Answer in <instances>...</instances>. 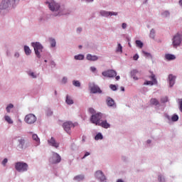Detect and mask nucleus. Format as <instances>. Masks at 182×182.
I'll use <instances>...</instances> for the list:
<instances>
[{
    "label": "nucleus",
    "instance_id": "nucleus-42",
    "mask_svg": "<svg viewBox=\"0 0 182 182\" xmlns=\"http://www.w3.org/2000/svg\"><path fill=\"white\" fill-rule=\"evenodd\" d=\"M158 181H159V182H163V181H164V179H163V176H159V177H158Z\"/></svg>",
    "mask_w": 182,
    "mask_h": 182
},
{
    "label": "nucleus",
    "instance_id": "nucleus-13",
    "mask_svg": "<svg viewBox=\"0 0 182 182\" xmlns=\"http://www.w3.org/2000/svg\"><path fill=\"white\" fill-rule=\"evenodd\" d=\"M96 178H99L101 181H105L106 180V176L103 174L102 171H97L95 173Z\"/></svg>",
    "mask_w": 182,
    "mask_h": 182
},
{
    "label": "nucleus",
    "instance_id": "nucleus-2",
    "mask_svg": "<svg viewBox=\"0 0 182 182\" xmlns=\"http://www.w3.org/2000/svg\"><path fill=\"white\" fill-rule=\"evenodd\" d=\"M15 2H19V0H3L0 4V11L9 8V6H11L12 4H15Z\"/></svg>",
    "mask_w": 182,
    "mask_h": 182
},
{
    "label": "nucleus",
    "instance_id": "nucleus-27",
    "mask_svg": "<svg viewBox=\"0 0 182 182\" xmlns=\"http://www.w3.org/2000/svg\"><path fill=\"white\" fill-rule=\"evenodd\" d=\"M116 52H118L119 53H123V47L122 46V44L118 43Z\"/></svg>",
    "mask_w": 182,
    "mask_h": 182
},
{
    "label": "nucleus",
    "instance_id": "nucleus-21",
    "mask_svg": "<svg viewBox=\"0 0 182 182\" xmlns=\"http://www.w3.org/2000/svg\"><path fill=\"white\" fill-rule=\"evenodd\" d=\"M107 106H109L110 107L114 106V100H113V99H112L111 97H108L107 99Z\"/></svg>",
    "mask_w": 182,
    "mask_h": 182
},
{
    "label": "nucleus",
    "instance_id": "nucleus-47",
    "mask_svg": "<svg viewBox=\"0 0 182 182\" xmlns=\"http://www.w3.org/2000/svg\"><path fill=\"white\" fill-rule=\"evenodd\" d=\"M68 82V78L66 77H63L62 80V83L65 84Z\"/></svg>",
    "mask_w": 182,
    "mask_h": 182
},
{
    "label": "nucleus",
    "instance_id": "nucleus-54",
    "mask_svg": "<svg viewBox=\"0 0 182 182\" xmlns=\"http://www.w3.org/2000/svg\"><path fill=\"white\" fill-rule=\"evenodd\" d=\"M77 31H78L79 33H80V32H82V28H78L77 29Z\"/></svg>",
    "mask_w": 182,
    "mask_h": 182
},
{
    "label": "nucleus",
    "instance_id": "nucleus-52",
    "mask_svg": "<svg viewBox=\"0 0 182 182\" xmlns=\"http://www.w3.org/2000/svg\"><path fill=\"white\" fill-rule=\"evenodd\" d=\"M52 113V111L48 112V113H47V116H51Z\"/></svg>",
    "mask_w": 182,
    "mask_h": 182
},
{
    "label": "nucleus",
    "instance_id": "nucleus-38",
    "mask_svg": "<svg viewBox=\"0 0 182 182\" xmlns=\"http://www.w3.org/2000/svg\"><path fill=\"white\" fill-rule=\"evenodd\" d=\"M154 33H155L154 29L151 30L149 36L150 38H152V39H154Z\"/></svg>",
    "mask_w": 182,
    "mask_h": 182
},
{
    "label": "nucleus",
    "instance_id": "nucleus-20",
    "mask_svg": "<svg viewBox=\"0 0 182 182\" xmlns=\"http://www.w3.org/2000/svg\"><path fill=\"white\" fill-rule=\"evenodd\" d=\"M165 59L166 60H174L176 59V55L173 54H166Z\"/></svg>",
    "mask_w": 182,
    "mask_h": 182
},
{
    "label": "nucleus",
    "instance_id": "nucleus-34",
    "mask_svg": "<svg viewBox=\"0 0 182 182\" xmlns=\"http://www.w3.org/2000/svg\"><path fill=\"white\" fill-rule=\"evenodd\" d=\"M103 139V135H102L100 133H98L95 137V140H102Z\"/></svg>",
    "mask_w": 182,
    "mask_h": 182
},
{
    "label": "nucleus",
    "instance_id": "nucleus-12",
    "mask_svg": "<svg viewBox=\"0 0 182 182\" xmlns=\"http://www.w3.org/2000/svg\"><path fill=\"white\" fill-rule=\"evenodd\" d=\"M48 143L50 146H52L55 149H58V147H59V143L57 142L55 138H53V136L50 138V139L48 140Z\"/></svg>",
    "mask_w": 182,
    "mask_h": 182
},
{
    "label": "nucleus",
    "instance_id": "nucleus-11",
    "mask_svg": "<svg viewBox=\"0 0 182 182\" xmlns=\"http://www.w3.org/2000/svg\"><path fill=\"white\" fill-rule=\"evenodd\" d=\"M101 16H105L107 18V16H116L117 15V12H114V11H101L100 12Z\"/></svg>",
    "mask_w": 182,
    "mask_h": 182
},
{
    "label": "nucleus",
    "instance_id": "nucleus-16",
    "mask_svg": "<svg viewBox=\"0 0 182 182\" xmlns=\"http://www.w3.org/2000/svg\"><path fill=\"white\" fill-rule=\"evenodd\" d=\"M91 93H102V90L97 85H93L90 88Z\"/></svg>",
    "mask_w": 182,
    "mask_h": 182
},
{
    "label": "nucleus",
    "instance_id": "nucleus-17",
    "mask_svg": "<svg viewBox=\"0 0 182 182\" xmlns=\"http://www.w3.org/2000/svg\"><path fill=\"white\" fill-rule=\"evenodd\" d=\"M168 80H169L170 87H173V86H174V83L176 82V76L173 75L172 74H170L168 75Z\"/></svg>",
    "mask_w": 182,
    "mask_h": 182
},
{
    "label": "nucleus",
    "instance_id": "nucleus-35",
    "mask_svg": "<svg viewBox=\"0 0 182 182\" xmlns=\"http://www.w3.org/2000/svg\"><path fill=\"white\" fill-rule=\"evenodd\" d=\"M11 109H14V105L10 104L6 107L7 113H11Z\"/></svg>",
    "mask_w": 182,
    "mask_h": 182
},
{
    "label": "nucleus",
    "instance_id": "nucleus-8",
    "mask_svg": "<svg viewBox=\"0 0 182 182\" xmlns=\"http://www.w3.org/2000/svg\"><path fill=\"white\" fill-rule=\"evenodd\" d=\"M46 4H48L49 9H50L53 12L59 10L60 6L58 3H55V1H46Z\"/></svg>",
    "mask_w": 182,
    "mask_h": 182
},
{
    "label": "nucleus",
    "instance_id": "nucleus-63",
    "mask_svg": "<svg viewBox=\"0 0 182 182\" xmlns=\"http://www.w3.org/2000/svg\"><path fill=\"white\" fill-rule=\"evenodd\" d=\"M55 95H57V92L56 91H55Z\"/></svg>",
    "mask_w": 182,
    "mask_h": 182
},
{
    "label": "nucleus",
    "instance_id": "nucleus-48",
    "mask_svg": "<svg viewBox=\"0 0 182 182\" xmlns=\"http://www.w3.org/2000/svg\"><path fill=\"white\" fill-rule=\"evenodd\" d=\"M122 29H126L127 28V24L126 23H122Z\"/></svg>",
    "mask_w": 182,
    "mask_h": 182
},
{
    "label": "nucleus",
    "instance_id": "nucleus-23",
    "mask_svg": "<svg viewBox=\"0 0 182 182\" xmlns=\"http://www.w3.org/2000/svg\"><path fill=\"white\" fill-rule=\"evenodd\" d=\"M24 52L26 55H27V56H28L29 55H31V53H32V50H31V48H29V46H24Z\"/></svg>",
    "mask_w": 182,
    "mask_h": 182
},
{
    "label": "nucleus",
    "instance_id": "nucleus-28",
    "mask_svg": "<svg viewBox=\"0 0 182 182\" xmlns=\"http://www.w3.org/2000/svg\"><path fill=\"white\" fill-rule=\"evenodd\" d=\"M75 60H83L85 59V55L80 54L75 56Z\"/></svg>",
    "mask_w": 182,
    "mask_h": 182
},
{
    "label": "nucleus",
    "instance_id": "nucleus-32",
    "mask_svg": "<svg viewBox=\"0 0 182 182\" xmlns=\"http://www.w3.org/2000/svg\"><path fill=\"white\" fill-rule=\"evenodd\" d=\"M18 142H19V146H21V149H23V146H25V139H20L18 140Z\"/></svg>",
    "mask_w": 182,
    "mask_h": 182
},
{
    "label": "nucleus",
    "instance_id": "nucleus-43",
    "mask_svg": "<svg viewBox=\"0 0 182 182\" xmlns=\"http://www.w3.org/2000/svg\"><path fill=\"white\" fill-rule=\"evenodd\" d=\"M161 101L162 102V103H166V102H167V97L161 99Z\"/></svg>",
    "mask_w": 182,
    "mask_h": 182
},
{
    "label": "nucleus",
    "instance_id": "nucleus-46",
    "mask_svg": "<svg viewBox=\"0 0 182 182\" xmlns=\"http://www.w3.org/2000/svg\"><path fill=\"white\" fill-rule=\"evenodd\" d=\"M89 112L90 113H91L92 114H95V109L93 108H90L89 109Z\"/></svg>",
    "mask_w": 182,
    "mask_h": 182
},
{
    "label": "nucleus",
    "instance_id": "nucleus-62",
    "mask_svg": "<svg viewBox=\"0 0 182 182\" xmlns=\"http://www.w3.org/2000/svg\"><path fill=\"white\" fill-rule=\"evenodd\" d=\"M79 48H80V49H82V46H79Z\"/></svg>",
    "mask_w": 182,
    "mask_h": 182
},
{
    "label": "nucleus",
    "instance_id": "nucleus-41",
    "mask_svg": "<svg viewBox=\"0 0 182 182\" xmlns=\"http://www.w3.org/2000/svg\"><path fill=\"white\" fill-rule=\"evenodd\" d=\"M29 76H31L33 79L36 78V75H35V73H29Z\"/></svg>",
    "mask_w": 182,
    "mask_h": 182
},
{
    "label": "nucleus",
    "instance_id": "nucleus-39",
    "mask_svg": "<svg viewBox=\"0 0 182 182\" xmlns=\"http://www.w3.org/2000/svg\"><path fill=\"white\" fill-rule=\"evenodd\" d=\"M162 16L164 17V18H167V16H170V13L168 11H164L163 14H162Z\"/></svg>",
    "mask_w": 182,
    "mask_h": 182
},
{
    "label": "nucleus",
    "instance_id": "nucleus-45",
    "mask_svg": "<svg viewBox=\"0 0 182 182\" xmlns=\"http://www.w3.org/2000/svg\"><path fill=\"white\" fill-rule=\"evenodd\" d=\"M133 59H134V60H137V59H139V55L135 54V55L133 56Z\"/></svg>",
    "mask_w": 182,
    "mask_h": 182
},
{
    "label": "nucleus",
    "instance_id": "nucleus-33",
    "mask_svg": "<svg viewBox=\"0 0 182 182\" xmlns=\"http://www.w3.org/2000/svg\"><path fill=\"white\" fill-rule=\"evenodd\" d=\"M50 43L52 48H55V46H56V41H55L53 38H50Z\"/></svg>",
    "mask_w": 182,
    "mask_h": 182
},
{
    "label": "nucleus",
    "instance_id": "nucleus-6",
    "mask_svg": "<svg viewBox=\"0 0 182 182\" xmlns=\"http://www.w3.org/2000/svg\"><path fill=\"white\" fill-rule=\"evenodd\" d=\"M63 127L65 132H66V133H68V134H70V129H72L73 127H75V124H73L70 121L65 122L63 124Z\"/></svg>",
    "mask_w": 182,
    "mask_h": 182
},
{
    "label": "nucleus",
    "instance_id": "nucleus-51",
    "mask_svg": "<svg viewBox=\"0 0 182 182\" xmlns=\"http://www.w3.org/2000/svg\"><path fill=\"white\" fill-rule=\"evenodd\" d=\"M180 110H181V112H182V100L180 102Z\"/></svg>",
    "mask_w": 182,
    "mask_h": 182
},
{
    "label": "nucleus",
    "instance_id": "nucleus-36",
    "mask_svg": "<svg viewBox=\"0 0 182 182\" xmlns=\"http://www.w3.org/2000/svg\"><path fill=\"white\" fill-rule=\"evenodd\" d=\"M172 122H177L178 120V115L177 114H173L171 117Z\"/></svg>",
    "mask_w": 182,
    "mask_h": 182
},
{
    "label": "nucleus",
    "instance_id": "nucleus-30",
    "mask_svg": "<svg viewBox=\"0 0 182 182\" xmlns=\"http://www.w3.org/2000/svg\"><path fill=\"white\" fill-rule=\"evenodd\" d=\"M136 45L138 48H140V49H141V48H143V43L140 40L136 41Z\"/></svg>",
    "mask_w": 182,
    "mask_h": 182
},
{
    "label": "nucleus",
    "instance_id": "nucleus-37",
    "mask_svg": "<svg viewBox=\"0 0 182 182\" xmlns=\"http://www.w3.org/2000/svg\"><path fill=\"white\" fill-rule=\"evenodd\" d=\"M109 87L111 90H113V91L117 90V87L115 85H110Z\"/></svg>",
    "mask_w": 182,
    "mask_h": 182
},
{
    "label": "nucleus",
    "instance_id": "nucleus-58",
    "mask_svg": "<svg viewBox=\"0 0 182 182\" xmlns=\"http://www.w3.org/2000/svg\"><path fill=\"white\" fill-rule=\"evenodd\" d=\"M121 90H122V92H124V87H121Z\"/></svg>",
    "mask_w": 182,
    "mask_h": 182
},
{
    "label": "nucleus",
    "instance_id": "nucleus-4",
    "mask_svg": "<svg viewBox=\"0 0 182 182\" xmlns=\"http://www.w3.org/2000/svg\"><path fill=\"white\" fill-rule=\"evenodd\" d=\"M181 35H180L179 33H176L172 39V45L173 48H177V46H180V45L181 44Z\"/></svg>",
    "mask_w": 182,
    "mask_h": 182
},
{
    "label": "nucleus",
    "instance_id": "nucleus-25",
    "mask_svg": "<svg viewBox=\"0 0 182 182\" xmlns=\"http://www.w3.org/2000/svg\"><path fill=\"white\" fill-rule=\"evenodd\" d=\"M150 103L151 105H154V106H157L159 105V100H157V99L156 98L151 99Z\"/></svg>",
    "mask_w": 182,
    "mask_h": 182
},
{
    "label": "nucleus",
    "instance_id": "nucleus-50",
    "mask_svg": "<svg viewBox=\"0 0 182 182\" xmlns=\"http://www.w3.org/2000/svg\"><path fill=\"white\" fill-rule=\"evenodd\" d=\"M90 70H91L92 72H96V68H95V67H91V68H90Z\"/></svg>",
    "mask_w": 182,
    "mask_h": 182
},
{
    "label": "nucleus",
    "instance_id": "nucleus-57",
    "mask_svg": "<svg viewBox=\"0 0 182 182\" xmlns=\"http://www.w3.org/2000/svg\"><path fill=\"white\" fill-rule=\"evenodd\" d=\"M117 182H124L122 179H118Z\"/></svg>",
    "mask_w": 182,
    "mask_h": 182
},
{
    "label": "nucleus",
    "instance_id": "nucleus-44",
    "mask_svg": "<svg viewBox=\"0 0 182 182\" xmlns=\"http://www.w3.org/2000/svg\"><path fill=\"white\" fill-rule=\"evenodd\" d=\"M8 163V159H4L2 161L3 166H5Z\"/></svg>",
    "mask_w": 182,
    "mask_h": 182
},
{
    "label": "nucleus",
    "instance_id": "nucleus-10",
    "mask_svg": "<svg viewBox=\"0 0 182 182\" xmlns=\"http://www.w3.org/2000/svg\"><path fill=\"white\" fill-rule=\"evenodd\" d=\"M117 75V73L114 70H108L102 72V76H105V77H114Z\"/></svg>",
    "mask_w": 182,
    "mask_h": 182
},
{
    "label": "nucleus",
    "instance_id": "nucleus-15",
    "mask_svg": "<svg viewBox=\"0 0 182 182\" xmlns=\"http://www.w3.org/2000/svg\"><path fill=\"white\" fill-rule=\"evenodd\" d=\"M151 80L152 81H146L144 83V85H151V86H153L154 83L157 82V80H156V75H154V74L151 75Z\"/></svg>",
    "mask_w": 182,
    "mask_h": 182
},
{
    "label": "nucleus",
    "instance_id": "nucleus-31",
    "mask_svg": "<svg viewBox=\"0 0 182 182\" xmlns=\"http://www.w3.org/2000/svg\"><path fill=\"white\" fill-rule=\"evenodd\" d=\"M73 86H75L76 87H80V82H79V80H73Z\"/></svg>",
    "mask_w": 182,
    "mask_h": 182
},
{
    "label": "nucleus",
    "instance_id": "nucleus-18",
    "mask_svg": "<svg viewBox=\"0 0 182 182\" xmlns=\"http://www.w3.org/2000/svg\"><path fill=\"white\" fill-rule=\"evenodd\" d=\"M98 126H100L101 127H103L104 129H109L110 127V124H109L107 120H104V121L101 120V122L98 124Z\"/></svg>",
    "mask_w": 182,
    "mask_h": 182
},
{
    "label": "nucleus",
    "instance_id": "nucleus-29",
    "mask_svg": "<svg viewBox=\"0 0 182 182\" xmlns=\"http://www.w3.org/2000/svg\"><path fill=\"white\" fill-rule=\"evenodd\" d=\"M85 178V176L82 175H78L74 178V180H76L77 181H82Z\"/></svg>",
    "mask_w": 182,
    "mask_h": 182
},
{
    "label": "nucleus",
    "instance_id": "nucleus-9",
    "mask_svg": "<svg viewBox=\"0 0 182 182\" xmlns=\"http://www.w3.org/2000/svg\"><path fill=\"white\" fill-rule=\"evenodd\" d=\"M61 161L62 158L60 157V155L58 153L53 152V157L50 160L52 164H58V163H60Z\"/></svg>",
    "mask_w": 182,
    "mask_h": 182
},
{
    "label": "nucleus",
    "instance_id": "nucleus-49",
    "mask_svg": "<svg viewBox=\"0 0 182 182\" xmlns=\"http://www.w3.org/2000/svg\"><path fill=\"white\" fill-rule=\"evenodd\" d=\"M87 156H90V153L86 152L82 159H85V157H87Z\"/></svg>",
    "mask_w": 182,
    "mask_h": 182
},
{
    "label": "nucleus",
    "instance_id": "nucleus-5",
    "mask_svg": "<svg viewBox=\"0 0 182 182\" xmlns=\"http://www.w3.org/2000/svg\"><path fill=\"white\" fill-rule=\"evenodd\" d=\"M17 171H28V164L23 162H17L15 165Z\"/></svg>",
    "mask_w": 182,
    "mask_h": 182
},
{
    "label": "nucleus",
    "instance_id": "nucleus-59",
    "mask_svg": "<svg viewBox=\"0 0 182 182\" xmlns=\"http://www.w3.org/2000/svg\"><path fill=\"white\" fill-rule=\"evenodd\" d=\"M179 5H181L182 6V0L179 1Z\"/></svg>",
    "mask_w": 182,
    "mask_h": 182
},
{
    "label": "nucleus",
    "instance_id": "nucleus-56",
    "mask_svg": "<svg viewBox=\"0 0 182 182\" xmlns=\"http://www.w3.org/2000/svg\"><path fill=\"white\" fill-rule=\"evenodd\" d=\"M119 79H120V76L118 75L116 77V80H119Z\"/></svg>",
    "mask_w": 182,
    "mask_h": 182
},
{
    "label": "nucleus",
    "instance_id": "nucleus-40",
    "mask_svg": "<svg viewBox=\"0 0 182 182\" xmlns=\"http://www.w3.org/2000/svg\"><path fill=\"white\" fill-rule=\"evenodd\" d=\"M142 53H144V56H147V58H151V54L149 53L146 51H142Z\"/></svg>",
    "mask_w": 182,
    "mask_h": 182
},
{
    "label": "nucleus",
    "instance_id": "nucleus-22",
    "mask_svg": "<svg viewBox=\"0 0 182 182\" xmlns=\"http://www.w3.org/2000/svg\"><path fill=\"white\" fill-rule=\"evenodd\" d=\"M32 139L33 140H34V141H36L37 146L39 145V144L41 143V140L39 139V137H38L37 134H33Z\"/></svg>",
    "mask_w": 182,
    "mask_h": 182
},
{
    "label": "nucleus",
    "instance_id": "nucleus-24",
    "mask_svg": "<svg viewBox=\"0 0 182 182\" xmlns=\"http://www.w3.org/2000/svg\"><path fill=\"white\" fill-rule=\"evenodd\" d=\"M65 102L67 105H73V100L69 95H67Z\"/></svg>",
    "mask_w": 182,
    "mask_h": 182
},
{
    "label": "nucleus",
    "instance_id": "nucleus-60",
    "mask_svg": "<svg viewBox=\"0 0 182 182\" xmlns=\"http://www.w3.org/2000/svg\"><path fill=\"white\" fill-rule=\"evenodd\" d=\"M87 2H93V0H87Z\"/></svg>",
    "mask_w": 182,
    "mask_h": 182
},
{
    "label": "nucleus",
    "instance_id": "nucleus-26",
    "mask_svg": "<svg viewBox=\"0 0 182 182\" xmlns=\"http://www.w3.org/2000/svg\"><path fill=\"white\" fill-rule=\"evenodd\" d=\"M4 119L6 120V122H7V123H9V124H12L14 123V121H12V119H11V117L6 115L4 117Z\"/></svg>",
    "mask_w": 182,
    "mask_h": 182
},
{
    "label": "nucleus",
    "instance_id": "nucleus-64",
    "mask_svg": "<svg viewBox=\"0 0 182 182\" xmlns=\"http://www.w3.org/2000/svg\"><path fill=\"white\" fill-rule=\"evenodd\" d=\"M45 62H48V60H45Z\"/></svg>",
    "mask_w": 182,
    "mask_h": 182
},
{
    "label": "nucleus",
    "instance_id": "nucleus-55",
    "mask_svg": "<svg viewBox=\"0 0 182 182\" xmlns=\"http://www.w3.org/2000/svg\"><path fill=\"white\" fill-rule=\"evenodd\" d=\"M86 139V137L85 136H82V141L83 142V143H85V139Z\"/></svg>",
    "mask_w": 182,
    "mask_h": 182
},
{
    "label": "nucleus",
    "instance_id": "nucleus-61",
    "mask_svg": "<svg viewBox=\"0 0 182 182\" xmlns=\"http://www.w3.org/2000/svg\"><path fill=\"white\" fill-rule=\"evenodd\" d=\"M147 143H148L149 144H150V143H151V141L148 140V141H147Z\"/></svg>",
    "mask_w": 182,
    "mask_h": 182
},
{
    "label": "nucleus",
    "instance_id": "nucleus-1",
    "mask_svg": "<svg viewBox=\"0 0 182 182\" xmlns=\"http://www.w3.org/2000/svg\"><path fill=\"white\" fill-rule=\"evenodd\" d=\"M103 114L101 112H97L91 116L90 122L95 126H99V124L102 122V117Z\"/></svg>",
    "mask_w": 182,
    "mask_h": 182
},
{
    "label": "nucleus",
    "instance_id": "nucleus-14",
    "mask_svg": "<svg viewBox=\"0 0 182 182\" xmlns=\"http://www.w3.org/2000/svg\"><path fill=\"white\" fill-rule=\"evenodd\" d=\"M131 76L134 80H139V77L137 76H140V72L137 70H133L131 71Z\"/></svg>",
    "mask_w": 182,
    "mask_h": 182
},
{
    "label": "nucleus",
    "instance_id": "nucleus-7",
    "mask_svg": "<svg viewBox=\"0 0 182 182\" xmlns=\"http://www.w3.org/2000/svg\"><path fill=\"white\" fill-rule=\"evenodd\" d=\"M25 122L28 124H33L36 122V117L33 114H28L25 117Z\"/></svg>",
    "mask_w": 182,
    "mask_h": 182
},
{
    "label": "nucleus",
    "instance_id": "nucleus-3",
    "mask_svg": "<svg viewBox=\"0 0 182 182\" xmlns=\"http://www.w3.org/2000/svg\"><path fill=\"white\" fill-rule=\"evenodd\" d=\"M33 48H34L35 53L36 56L41 58V52H42V49H43V46L39 42L32 43H31Z\"/></svg>",
    "mask_w": 182,
    "mask_h": 182
},
{
    "label": "nucleus",
    "instance_id": "nucleus-53",
    "mask_svg": "<svg viewBox=\"0 0 182 182\" xmlns=\"http://www.w3.org/2000/svg\"><path fill=\"white\" fill-rule=\"evenodd\" d=\"M14 56H15L16 58H19V54H18V53H16L15 55H14Z\"/></svg>",
    "mask_w": 182,
    "mask_h": 182
},
{
    "label": "nucleus",
    "instance_id": "nucleus-19",
    "mask_svg": "<svg viewBox=\"0 0 182 182\" xmlns=\"http://www.w3.org/2000/svg\"><path fill=\"white\" fill-rule=\"evenodd\" d=\"M99 59V57L97 55H92V54L87 55V60H91L92 62H95Z\"/></svg>",
    "mask_w": 182,
    "mask_h": 182
}]
</instances>
